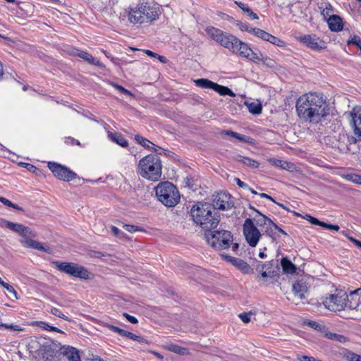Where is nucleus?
Instances as JSON below:
<instances>
[{"instance_id": "nucleus-5", "label": "nucleus", "mask_w": 361, "mask_h": 361, "mask_svg": "<svg viewBox=\"0 0 361 361\" xmlns=\"http://www.w3.org/2000/svg\"><path fill=\"white\" fill-rule=\"evenodd\" d=\"M155 193L159 201L168 207L176 206L180 201L177 188L168 181L159 183L155 188Z\"/></svg>"}, {"instance_id": "nucleus-22", "label": "nucleus", "mask_w": 361, "mask_h": 361, "mask_svg": "<svg viewBox=\"0 0 361 361\" xmlns=\"http://www.w3.org/2000/svg\"><path fill=\"white\" fill-rule=\"evenodd\" d=\"M61 353L66 356L68 361H80V356L78 349L71 346L62 347Z\"/></svg>"}, {"instance_id": "nucleus-11", "label": "nucleus", "mask_w": 361, "mask_h": 361, "mask_svg": "<svg viewBox=\"0 0 361 361\" xmlns=\"http://www.w3.org/2000/svg\"><path fill=\"white\" fill-rule=\"evenodd\" d=\"M231 51L252 61H257L259 59V53L254 51L246 43L242 42L237 37L234 41Z\"/></svg>"}, {"instance_id": "nucleus-31", "label": "nucleus", "mask_w": 361, "mask_h": 361, "mask_svg": "<svg viewBox=\"0 0 361 361\" xmlns=\"http://www.w3.org/2000/svg\"><path fill=\"white\" fill-rule=\"evenodd\" d=\"M319 8L322 10L321 14L326 21L328 18L331 17V16H335L333 14V6L330 4L325 3L322 4Z\"/></svg>"}, {"instance_id": "nucleus-6", "label": "nucleus", "mask_w": 361, "mask_h": 361, "mask_svg": "<svg viewBox=\"0 0 361 361\" xmlns=\"http://www.w3.org/2000/svg\"><path fill=\"white\" fill-rule=\"evenodd\" d=\"M206 238L208 243L217 250L228 248L233 240L231 232L226 230L209 233L206 234Z\"/></svg>"}, {"instance_id": "nucleus-55", "label": "nucleus", "mask_w": 361, "mask_h": 361, "mask_svg": "<svg viewBox=\"0 0 361 361\" xmlns=\"http://www.w3.org/2000/svg\"><path fill=\"white\" fill-rule=\"evenodd\" d=\"M329 338L331 339L336 340L339 342H343L345 341V336H343L342 335L336 334H331Z\"/></svg>"}, {"instance_id": "nucleus-42", "label": "nucleus", "mask_w": 361, "mask_h": 361, "mask_svg": "<svg viewBox=\"0 0 361 361\" xmlns=\"http://www.w3.org/2000/svg\"><path fill=\"white\" fill-rule=\"evenodd\" d=\"M306 219L307 221H309L312 224L320 226L322 227V225L324 224L323 221H321L319 219H317V218L313 217V216H312L310 215H307L306 216Z\"/></svg>"}, {"instance_id": "nucleus-45", "label": "nucleus", "mask_w": 361, "mask_h": 361, "mask_svg": "<svg viewBox=\"0 0 361 361\" xmlns=\"http://www.w3.org/2000/svg\"><path fill=\"white\" fill-rule=\"evenodd\" d=\"M4 288H6L9 293H12L13 295L15 297L16 299H19L20 297L18 294V293L16 292V290L14 289V288L9 285L8 283H6L5 286H3Z\"/></svg>"}, {"instance_id": "nucleus-57", "label": "nucleus", "mask_w": 361, "mask_h": 361, "mask_svg": "<svg viewBox=\"0 0 361 361\" xmlns=\"http://www.w3.org/2000/svg\"><path fill=\"white\" fill-rule=\"evenodd\" d=\"M265 233L267 235L271 237L272 239H276V237L274 235V232L272 228L271 227V226L269 225L267 226Z\"/></svg>"}, {"instance_id": "nucleus-40", "label": "nucleus", "mask_w": 361, "mask_h": 361, "mask_svg": "<svg viewBox=\"0 0 361 361\" xmlns=\"http://www.w3.org/2000/svg\"><path fill=\"white\" fill-rule=\"evenodd\" d=\"M123 228L130 232V233H134V232H136V231H142L143 229L139 226H135V225H129V224H124L123 226Z\"/></svg>"}, {"instance_id": "nucleus-49", "label": "nucleus", "mask_w": 361, "mask_h": 361, "mask_svg": "<svg viewBox=\"0 0 361 361\" xmlns=\"http://www.w3.org/2000/svg\"><path fill=\"white\" fill-rule=\"evenodd\" d=\"M226 134L228 135H230L233 137H235L239 140H241V141H245V140L244 139V137L235 132H233V131H231V130H228L226 132Z\"/></svg>"}, {"instance_id": "nucleus-9", "label": "nucleus", "mask_w": 361, "mask_h": 361, "mask_svg": "<svg viewBox=\"0 0 361 361\" xmlns=\"http://www.w3.org/2000/svg\"><path fill=\"white\" fill-rule=\"evenodd\" d=\"M205 32L213 40L231 51L236 37L214 27H207Z\"/></svg>"}, {"instance_id": "nucleus-48", "label": "nucleus", "mask_w": 361, "mask_h": 361, "mask_svg": "<svg viewBox=\"0 0 361 361\" xmlns=\"http://www.w3.org/2000/svg\"><path fill=\"white\" fill-rule=\"evenodd\" d=\"M252 313L251 312L247 313L244 312L239 314V317L244 323H248L250 321V317Z\"/></svg>"}, {"instance_id": "nucleus-23", "label": "nucleus", "mask_w": 361, "mask_h": 361, "mask_svg": "<svg viewBox=\"0 0 361 361\" xmlns=\"http://www.w3.org/2000/svg\"><path fill=\"white\" fill-rule=\"evenodd\" d=\"M22 244L27 247L42 250L47 253H51V250L49 247H44L42 243L32 240L31 238H25L21 241Z\"/></svg>"}, {"instance_id": "nucleus-64", "label": "nucleus", "mask_w": 361, "mask_h": 361, "mask_svg": "<svg viewBox=\"0 0 361 361\" xmlns=\"http://www.w3.org/2000/svg\"><path fill=\"white\" fill-rule=\"evenodd\" d=\"M111 231L116 236H118L121 233V231L117 227L114 226H111Z\"/></svg>"}, {"instance_id": "nucleus-21", "label": "nucleus", "mask_w": 361, "mask_h": 361, "mask_svg": "<svg viewBox=\"0 0 361 361\" xmlns=\"http://www.w3.org/2000/svg\"><path fill=\"white\" fill-rule=\"evenodd\" d=\"M293 292L299 299L305 298V293L307 292L308 286L306 281L298 280L293 284Z\"/></svg>"}, {"instance_id": "nucleus-62", "label": "nucleus", "mask_w": 361, "mask_h": 361, "mask_svg": "<svg viewBox=\"0 0 361 361\" xmlns=\"http://www.w3.org/2000/svg\"><path fill=\"white\" fill-rule=\"evenodd\" d=\"M272 226L274 227L276 230H278L280 233H281L284 235H288L287 233L285 231H283L282 228L279 227L275 223L273 224Z\"/></svg>"}, {"instance_id": "nucleus-20", "label": "nucleus", "mask_w": 361, "mask_h": 361, "mask_svg": "<svg viewBox=\"0 0 361 361\" xmlns=\"http://www.w3.org/2000/svg\"><path fill=\"white\" fill-rule=\"evenodd\" d=\"M73 54L84 59L90 64L97 66L99 68H104V65L101 61L94 58L91 54L85 51L75 49L73 52Z\"/></svg>"}, {"instance_id": "nucleus-58", "label": "nucleus", "mask_w": 361, "mask_h": 361, "mask_svg": "<svg viewBox=\"0 0 361 361\" xmlns=\"http://www.w3.org/2000/svg\"><path fill=\"white\" fill-rule=\"evenodd\" d=\"M234 180L237 183V185L243 188L247 189L248 188V185L244 183L243 181L240 180L238 178H235Z\"/></svg>"}, {"instance_id": "nucleus-41", "label": "nucleus", "mask_w": 361, "mask_h": 361, "mask_svg": "<svg viewBox=\"0 0 361 361\" xmlns=\"http://www.w3.org/2000/svg\"><path fill=\"white\" fill-rule=\"evenodd\" d=\"M111 85L114 88H116L117 90H118L119 92H121V93H123L124 94L129 95V96H133V95L129 90H126V88H124L121 85H118L116 83H112Z\"/></svg>"}, {"instance_id": "nucleus-28", "label": "nucleus", "mask_w": 361, "mask_h": 361, "mask_svg": "<svg viewBox=\"0 0 361 361\" xmlns=\"http://www.w3.org/2000/svg\"><path fill=\"white\" fill-rule=\"evenodd\" d=\"M108 137L113 142L117 143L123 147H126L128 145V141L124 137L118 133H109Z\"/></svg>"}, {"instance_id": "nucleus-13", "label": "nucleus", "mask_w": 361, "mask_h": 361, "mask_svg": "<svg viewBox=\"0 0 361 361\" xmlns=\"http://www.w3.org/2000/svg\"><path fill=\"white\" fill-rule=\"evenodd\" d=\"M48 167L56 177L64 181H70L77 176L75 172L54 162H49Z\"/></svg>"}, {"instance_id": "nucleus-33", "label": "nucleus", "mask_w": 361, "mask_h": 361, "mask_svg": "<svg viewBox=\"0 0 361 361\" xmlns=\"http://www.w3.org/2000/svg\"><path fill=\"white\" fill-rule=\"evenodd\" d=\"M248 110L252 114H259L262 112V105L258 102H251L247 104Z\"/></svg>"}, {"instance_id": "nucleus-4", "label": "nucleus", "mask_w": 361, "mask_h": 361, "mask_svg": "<svg viewBox=\"0 0 361 361\" xmlns=\"http://www.w3.org/2000/svg\"><path fill=\"white\" fill-rule=\"evenodd\" d=\"M138 170L140 176L149 180L157 181L161 176V163L159 157L149 154L140 160Z\"/></svg>"}, {"instance_id": "nucleus-16", "label": "nucleus", "mask_w": 361, "mask_h": 361, "mask_svg": "<svg viewBox=\"0 0 361 361\" xmlns=\"http://www.w3.org/2000/svg\"><path fill=\"white\" fill-rule=\"evenodd\" d=\"M56 341H50L43 344L40 348L42 358L45 361H53L57 357L59 351L61 348Z\"/></svg>"}, {"instance_id": "nucleus-3", "label": "nucleus", "mask_w": 361, "mask_h": 361, "mask_svg": "<svg viewBox=\"0 0 361 361\" xmlns=\"http://www.w3.org/2000/svg\"><path fill=\"white\" fill-rule=\"evenodd\" d=\"M159 8L147 3H140L125 9L123 17H127L133 24H142L153 22L159 18Z\"/></svg>"}, {"instance_id": "nucleus-61", "label": "nucleus", "mask_w": 361, "mask_h": 361, "mask_svg": "<svg viewBox=\"0 0 361 361\" xmlns=\"http://www.w3.org/2000/svg\"><path fill=\"white\" fill-rule=\"evenodd\" d=\"M66 142L67 143H71V144H74L75 143L77 145H80V142L78 140H75L73 137H68Z\"/></svg>"}, {"instance_id": "nucleus-38", "label": "nucleus", "mask_w": 361, "mask_h": 361, "mask_svg": "<svg viewBox=\"0 0 361 361\" xmlns=\"http://www.w3.org/2000/svg\"><path fill=\"white\" fill-rule=\"evenodd\" d=\"M51 314L55 315L59 318H61L66 321H70L69 318L66 317L64 314H63L58 308L52 307L50 310Z\"/></svg>"}, {"instance_id": "nucleus-37", "label": "nucleus", "mask_w": 361, "mask_h": 361, "mask_svg": "<svg viewBox=\"0 0 361 361\" xmlns=\"http://www.w3.org/2000/svg\"><path fill=\"white\" fill-rule=\"evenodd\" d=\"M37 326H40L41 328H42L43 329H45V330L56 331L58 333H63L61 329H58L57 327L50 326L44 322H37Z\"/></svg>"}, {"instance_id": "nucleus-19", "label": "nucleus", "mask_w": 361, "mask_h": 361, "mask_svg": "<svg viewBox=\"0 0 361 361\" xmlns=\"http://www.w3.org/2000/svg\"><path fill=\"white\" fill-rule=\"evenodd\" d=\"M221 257L244 273H249L251 270L250 266L241 259L231 257L227 255H221Z\"/></svg>"}, {"instance_id": "nucleus-27", "label": "nucleus", "mask_w": 361, "mask_h": 361, "mask_svg": "<svg viewBox=\"0 0 361 361\" xmlns=\"http://www.w3.org/2000/svg\"><path fill=\"white\" fill-rule=\"evenodd\" d=\"M234 159L236 161L242 163L243 165L249 166L252 169H257L259 166L257 161L248 157H243L241 155H237Z\"/></svg>"}, {"instance_id": "nucleus-2", "label": "nucleus", "mask_w": 361, "mask_h": 361, "mask_svg": "<svg viewBox=\"0 0 361 361\" xmlns=\"http://www.w3.org/2000/svg\"><path fill=\"white\" fill-rule=\"evenodd\" d=\"M194 222L205 231L216 228L220 222V216L215 208L208 202H199L190 210Z\"/></svg>"}, {"instance_id": "nucleus-26", "label": "nucleus", "mask_w": 361, "mask_h": 361, "mask_svg": "<svg viewBox=\"0 0 361 361\" xmlns=\"http://www.w3.org/2000/svg\"><path fill=\"white\" fill-rule=\"evenodd\" d=\"M135 140H136V142L137 143L141 145L145 148L151 149L154 152H157L158 149H161V147L157 146L156 145L152 143L151 141H149V140H147V138H145L141 135H135Z\"/></svg>"}, {"instance_id": "nucleus-17", "label": "nucleus", "mask_w": 361, "mask_h": 361, "mask_svg": "<svg viewBox=\"0 0 361 361\" xmlns=\"http://www.w3.org/2000/svg\"><path fill=\"white\" fill-rule=\"evenodd\" d=\"M299 40L314 50H320L325 48L324 42L314 35H302L299 37Z\"/></svg>"}, {"instance_id": "nucleus-60", "label": "nucleus", "mask_w": 361, "mask_h": 361, "mask_svg": "<svg viewBox=\"0 0 361 361\" xmlns=\"http://www.w3.org/2000/svg\"><path fill=\"white\" fill-rule=\"evenodd\" d=\"M1 202H2L4 204H5L9 207H13V203L11 202L10 200H8L6 198L2 197L1 200Z\"/></svg>"}, {"instance_id": "nucleus-7", "label": "nucleus", "mask_w": 361, "mask_h": 361, "mask_svg": "<svg viewBox=\"0 0 361 361\" xmlns=\"http://www.w3.org/2000/svg\"><path fill=\"white\" fill-rule=\"evenodd\" d=\"M350 299V294L348 295L345 292L337 291L334 294H331L326 297L323 300L324 307L332 312H338L348 308Z\"/></svg>"}, {"instance_id": "nucleus-52", "label": "nucleus", "mask_w": 361, "mask_h": 361, "mask_svg": "<svg viewBox=\"0 0 361 361\" xmlns=\"http://www.w3.org/2000/svg\"><path fill=\"white\" fill-rule=\"evenodd\" d=\"M268 42L277 46H279L283 42L280 39L271 35L269 36Z\"/></svg>"}, {"instance_id": "nucleus-15", "label": "nucleus", "mask_w": 361, "mask_h": 361, "mask_svg": "<svg viewBox=\"0 0 361 361\" xmlns=\"http://www.w3.org/2000/svg\"><path fill=\"white\" fill-rule=\"evenodd\" d=\"M216 209L228 210L233 207L234 203L232 200L231 196L226 192H220L217 193L213 199V204H212Z\"/></svg>"}, {"instance_id": "nucleus-53", "label": "nucleus", "mask_w": 361, "mask_h": 361, "mask_svg": "<svg viewBox=\"0 0 361 361\" xmlns=\"http://www.w3.org/2000/svg\"><path fill=\"white\" fill-rule=\"evenodd\" d=\"M332 124L334 125V130H336L338 132H339V136H341V133H343V129L340 122L337 120H334Z\"/></svg>"}, {"instance_id": "nucleus-51", "label": "nucleus", "mask_w": 361, "mask_h": 361, "mask_svg": "<svg viewBox=\"0 0 361 361\" xmlns=\"http://www.w3.org/2000/svg\"><path fill=\"white\" fill-rule=\"evenodd\" d=\"M348 44H355L361 49V38L358 36H354L353 38L348 42Z\"/></svg>"}, {"instance_id": "nucleus-24", "label": "nucleus", "mask_w": 361, "mask_h": 361, "mask_svg": "<svg viewBox=\"0 0 361 361\" xmlns=\"http://www.w3.org/2000/svg\"><path fill=\"white\" fill-rule=\"evenodd\" d=\"M329 29L333 32H339L343 30V24L342 18L337 16H331L327 18Z\"/></svg>"}, {"instance_id": "nucleus-18", "label": "nucleus", "mask_w": 361, "mask_h": 361, "mask_svg": "<svg viewBox=\"0 0 361 361\" xmlns=\"http://www.w3.org/2000/svg\"><path fill=\"white\" fill-rule=\"evenodd\" d=\"M352 122L354 128V133L356 135L361 137V107L353 108L350 113Z\"/></svg>"}, {"instance_id": "nucleus-46", "label": "nucleus", "mask_w": 361, "mask_h": 361, "mask_svg": "<svg viewBox=\"0 0 361 361\" xmlns=\"http://www.w3.org/2000/svg\"><path fill=\"white\" fill-rule=\"evenodd\" d=\"M296 357H297V360L299 361H321V360H317L314 357H310V356H307V355H299V354H298L296 355Z\"/></svg>"}, {"instance_id": "nucleus-14", "label": "nucleus", "mask_w": 361, "mask_h": 361, "mask_svg": "<svg viewBox=\"0 0 361 361\" xmlns=\"http://www.w3.org/2000/svg\"><path fill=\"white\" fill-rule=\"evenodd\" d=\"M0 226L2 228H6L23 237L36 236V234L29 227L25 226L20 224L13 223L4 219H0Z\"/></svg>"}, {"instance_id": "nucleus-43", "label": "nucleus", "mask_w": 361, "mask_h": 361, "mask_svg": "<svg viewBox=\"0 0 361 361\" xmlns=\"http://www.w3.org/2000/svg\"><path fill=\"white\" fill-rule=\"evenodd\" d=\"M238 27L241 31H246L252 35V32L251 30L257 29V28L251 27L247 24L243 23H239Z\"/></svg>"}, {"instance_id": "nucleus-50", "label": "nucleus", "mask_w": 361, "mask_h": 361, "mask_svg": "<svg viewBox=\"0 0 361 361\" xmlns=\"http://www.w3.org/2000/svg\"><path fill=\"white\" fill-rule=\"evenodd\" d=\"M0 326L4 327L5 329H12L14 331H21L22 330V329L18 325H13V324L9 325L7 324L0 323Z\"/></svg>"}, {"instance_id": "nucleus-63", "label": "nucleus", "mask_w": 361, "mask_h": 361, "mask_svg": "<svg viewBox=\"0 0 361 361\" xmlns=\"http://www.w3.org/2000/svg\"><path fill=\"white\" fill-rule=\"evenodd\" d=\"M145 52L147 56H151V57L157 58V56H158L157 54H156L150 50H145Z\"/></svg>"}, {"instance_id": "nucleus-10", "label": "nucleus", "mask_w": 361, "mask_h": 361, "mask_svg": "<svg viewBox=\"0 0 361 361\" xmlns=\"http://www.w3.org/2000/svg\"><path fill=\"white\" fill-rule=\"evenodd\" d=\"M243 226V235L247 243L250 246L252 247H255L262 237L260 231L255 225L253 220L250 218H247L245 220Z\"/></svg>"}, {"instance_id": "nucleus-59", "label": "nucleus", "mask_w": 361, "mask_h": 361, "mask_svg": "<svg viewBox=\"0 0 361 361\" xmlns=\"http://www.w3.org/2000/svg\"><path fill=\"white\" fill-rule=\"evenodd\" d=\"M307 324L309 326L314 329H318L320 326H322L319 324L314 321H309Z\"/></svg>"}, {"instance_id": "nucleus-44", "label": "nucleus", "mask_w": 361, "mask_h": 361, "mask_svg": "<svg viewBox=\"0 0 361 361\" xmlns=\"http://www.w3.org/2000/svg\"><path fill=\"white\" fill-rule=\"evenodd\" d=\"M359 355L354 353L353 352H347L344 357L348 361H357L356 360L358 358Z\"/></svg>"}, {"instance_id": "nucleus-54", "label": "nucleus", "mask_w": 361, "mask_h": 361, "mask_svg": "<svg viewBox=\"0 0 361 361\" xmlns=\"http://www.w3.org/2000/svg\"><path fill=\"white\" fill-rule=\"evenodd\" d=\"M123 315L129 322H130L132 324H137L138 322V320L134 316H131L129 314L126 313V312H124L123 314Z\"/></svg>"}, {"instance_id": "nucleus-47", "label": "nucleus", "mask_w": 361, "mask_h": 361, "mask_svg": "<svg viewBox=\"0 0 361 361\" xmlns=\"http://www.w3.org/2000/svg\"><path fill=\"white\" fill-rule=\"evenodd\" d=\"M348 180L353 183L361 184V176L357 174H350L348 176Z\"/></svg>"}, {"instance_id": "nucleus-25", "label": "nucleus", "mask_w": 361, "mask_h": 361, "mask_svg": "<svg viewBox=\"0 0 361 361\" xmlns=\"http://www.w3.org/2000/svg\"><path fill=\"white\" fill-rule=\"evenodd\" d=\"M269 161L274 166L287 170L288 171L293 172L296 171V166L293 163L276 159H272Z\"/></svg>"}, {"instance_id": "nucleus-34", "label": "nucleus", "mask_w": 361, "mask_h": 361, "mask_svg": "<svg viewBox=\"0 0 361 361\" xmlns=\"http://www.w3.org/2000/svg\"><path fill=\"white\" fill-rule=\"evenodd\" d=\"M259 53V59L257 61H254L255 63H259L262 62L263 64L269 66V67H274L275 65V62L271 59L269 58L268 56H264L260 51Z\"/></svg>"}, {"instance_id": "nucleus-39", "label": "nucleus", "mask_w": 361, "mask_h": 361, "mask_svg": "<svg viewBox=\"0 0 361 361\" xmlns=\"http://www.w3.org/2000/svg\"><path fill=\"white\" fill-rule=\"evenodd\" d=\"M342 135L343 137H345L346 136L348 145L355 144V143L361 141V137H359L358 135H357V137H353V136H349L348 135H345L344 133H343Z\"/></svg>"}, {"instance_id": "nucleus-32", "label": "nucleus", "mask_w": 361, "mask_h": 361, "mask_svg": "<svg viewBox=\"0 0 361 361\" xmlns=\"http://www.w3.org/2000/svg\"><path fill=\"white\" fill-rule=\"evenodd\" d=\"M256 212L259 214L260 218L257 219V217H255L253 219V221H255L257 226H262V225H267V222H268V224L269 226H273L274 222L268 218L267 216L262 214L261 212H259L258 210H256Z\"/></svg>"}, {"instance_id": "nucleus-29", "label": "nucleus", "mask_w": 361, "mask_h": 361, "mask_svg": "<svg viewBox=\"0 0 361 361\" xmlns=\"http://www.w3.org/2000/svg\"><path fill=\"white\" fill-rule=\"evenodd\" d=\"M281 264L283 269V271L286 274H293L296 271V267L293 264L290 260L288 259L286 257H283L281 259Z\"/></svg>"}, {"instance_id": "nucleus-8", "label": "nucleus", "mask_w": 361, "mask_h": 361, "mask_svg": "<svg viewBox=\"0 0 361 361\" xmlns=\"http://www.w3.org/2000/svg\"><path fill=\"white\" fill-rule=\"evenodd\" d=\"M56 267L61 271L81 279H90V272L84 267L75 263L54 262Z\"/></svg>"}, {"instance_id": "nucleus-12", "label": "nucleus", "mask_w": 361, "mask_h": 361, "mask_svg": "<svg viewBox=\"0 0 361 361\" xmlns=\"http://www.w3.org/2000/svg\"><path fill=\"white\" fill-rule=\"evenodd\" d=\"M195 85L202 89H211L220 95H229L235 97V94L228 87L222 86L206 78H200L194 80Z\"/></svg>"}, {"instance_id": "nucleus-1", "label": "nucleus", "mask_w": 361, "mask_h": 361, "mask_svg": "<svg viewBox=\"0 0 361 361\" xmlns=\"http://www.w3.org/2000/svg\"><path fill=\"white\" fill-rule=\"evenodd\" d=\"M295 108L298 116L305 122L318 123L328 114L324 98L316 92L300 96L296 101Z\"/></svg>"}, {"instance_id": "nucleus-36", "label": "nucleus", "mask_w": 361, "mask_h": 361, "mask_svg": "<svg viewBox=\"0 0 361 361\" xmlns=\"http://www.w3.org/2000/svg\"><path fill=\"white\" fill-rule=\"evenodd\" d=\"M168 349L170 351L179 355H185L188 353V350L185 348L181 347L176 344L169 345Z\"/></svg>"}, {"instance_id": "nucleus-56", "label": "nucleus", "mask_w": 361, "mask_h": 361, "mask_svg": "<svg viewBox=\"0 0 361 361\" xmlns=\"http://www.w3.org/2000/svg\"><path fill=\"white\" fill-rule=\"evenodd\" d=\"M322 227L330 230H334L336 231H338L340 228L338 225L329 224L325 222H324Z\"/></svg>"}, {"instance_id": "nucleus-30", "label": "nucleus", "mask_w": 361, "mask_h": 361, "mask_svg": "<svg viewBox=\"0 0 361 361\" xmlns=\"http://www.w3.org/2000/svg\"><path fill=\"white\" fill-rule=\"evenodd\" d=\"M235 4L243 11L244 14L252 20H257L258 16L254 13L246 4L241 1H235Z\"/></svg>"}, {"instance_id": "nucleus-35", "label": "nucleus", "mask_w": 361, "mask_h": 361, "mask_svg": "<svg viewBox=\"0 0 361 361\" xmlns=\"http://www.w3.org/2000/svg\"><path fill=\"white\" fill-rule=\"evenodd\" d=\"M252 32V35L262 39L264 41L269 40V37L271 35V34L265 32L264 30H262L259 28H257L256 30H251Z\"/></svg>"}]
</instances>
